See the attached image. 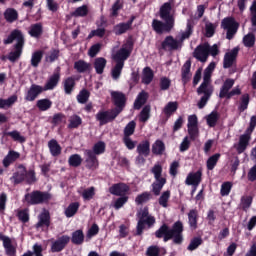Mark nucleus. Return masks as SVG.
Listing matches in <instances>:
<instances>
[{
	"mask_svg": "<svg viewBox=\"0 0 256 256\" xmlns=\"http://www.w3.org/2000/svg\"><path fill=\"white\" fill-rule=\"evenodd\" d=\"M61 79L60 67L47 79L45 85L43 86V91H49L55 89L59 84Z\"/></svg>",
	"mask_w": 256,
	"mask_h": 256,
	"instance_id": "obj_18",
	"label": "nucleus"
},
{
	"mask_svg": "<svg viewBox=\"0 0 256 256\" xmlns=\"http://www.w3.org/2000/svg\"><path fill=\"white\" fill-rule=\"evenodd\" d=\"M18 17V11L12 7L4 11V19H6L8 23H14V21H17Z\"/></svg>",
	"mask_w": 256,
	"mask_h": 256,
	"instance_id": "obj_42",
	"label": "nucleus"
},
{
	"mask_svg": "<svg viewBox=\"0 0 256 256\" xmlns=\"http://www.w3.org/2000/svg\"><path fill=\"white\" fill-rule=\"evenodd\" d=\"M112 103L115 105L112 109V119H116L120 113L125 109L127 103V97L123 91H112L111 92Z\"/></svg>",
	"mask_w": 256,
	"mask_h": 256,
	"instance_id": "obj_7",
	"label": "nucleus"
},
{
	"mask_svg": "<svg viewBox=\"0 0 256 256\" xmlns=\"http://www.w3.org/2000/svg\"><path fill=\"white\" fill-rule=\"evenodd\" d=\"M202 175L203 173L201 169H198V171H195V172L188 173L185 179L186 185H192L194 186L195 189H197V187L200 185L202 181Z\"/></svg>",
	"mask_w": 256,
	"mask_h": 256,
	"instance_id": "obj_21",
	"label": "nucleus"
},
{
	"mask_svg": "<svg viewBox=\"0 0 256 256\" xmlns=\"http://www.w3.org/2000/svg\"><path fill=\"white\" fill-rule=\"evenodd\" d=\"M148 100V93L146 91H140L134 101V109H141Z\"/></svg>",
	"mask_w": 256,
	"mask_h": 256,
	"instance_id": "obj_40",
	"label": "nucleus"
},
{
	"mask_svg": "<svg viewBox=\"0 0 256 256\" xmlns=\"http://www.w3.org/2000/svg\"><path fill=\"white\" fill-rule=\"evenodd\" d=\"M82 157L79 153H73L68 158V163L71 167H79L82 164Z\"/></svg>",
	"mask_w": 256,
	"mask_h": 256,
	"instance_id": "obj_51",
	"label": "nucleus"
},
{
	"mask_svg": "<svg viewBox=\"0 0 256 256\" xmlns=\"http://www.w3.org/2000/svg\"><path fill=\"white\" fill-rule=\"evenodd\" d=\"M105 151H106L105 141H97L96 143H94L95 157H97V155H102V153H105Z\"/></svg>",
	"mask_w": 256,
	"mask_h": 256,
	"instance_id": "obj_61",
	"label": "nucleus"
},
{
	"mask_svg": "<svg viewBox=\"0 0 256 256\" xmlns=\"http://www.w3.org/2000/svg\"><path fill=\"white\" fill-rule=\"evenodd\" d=\"M14 41H16L14 51H10L8 55V59L12 63H15L18 59H20L24 50L25 37L21 29H13L8 37L3 39L4 45H11Z\"/></svg>",
	"mask_w": 256,
	"mask_h": 256,
	"instance_id": "obj_3",
	"label": "nucleus"
},
{
	"mask_svg": "<svg viewBox=\"0 0 256 256\" xmlns=\"http://www.w3.org/2000/svg\"><path fill=\"white\" fill-rule=\"evenodd\" d=\"M128 52L126 50V43L124 44V47L119 49L117 51L116 57L119 59V62L122 64V71L124 69L125 61L128 59Z\"/></svg>",
	"mask_w": 256,
	"mask_h": 256,
	"instance_id": "obj_53",
	"label": "nucleus"
},
{
	"mask_svg": "<svg viewBox=\"0 0 256 256\" xmlns=\"http://www.w3.org/2000/svg\"><path fill=\"white\" fill-rule=\"evenodd\" d=\"M43 51H34L31 58V65L33 67H38L43 59Z\"/></svg>",
	"mask_w": 256,
	"mask_h": 256,
	"instance_id": "obj_60",
	"label": "nucleus"
},
{
	"mask_svg": "<svg viewBox=\"0 0 256 256\" xmlns=\"http://www.w3.org/2000/svg\"><path fill=\"white\" fill-rule=\"evenodd\" d=\"M193 56L202 63H206L209 58V43H204L203 45H198L193 53Z\"/></svg>",
	"mask_w": 256,
	"mask_h": 256,
	"instance_id": "obj_12",
	"label": "nucleus"
},
{
	"mask_svg": "<svg viewBox=\"0 0 256 256\" xmlns=\"http://www.w3.org/2000/svg\"><path fill=\"white\" fill-rule=\"evenodd\" d=\"M51 123L53 125H60V123H66L65 113H54Z\"/></svg>",
	"mask_w": 256,
	"mask_h": 256,
	"instance_id": "obj_62",
	"label": "nucleus"
},
{
	"mask_svg": "<svg viewBox=\"0 0 256 256\" xmlns=\"http://www.w3.org/2000/svg\"><path fill=\"white\" fill-rule=\"evenodd\" d=\"M106 65L107 59H105V57H96L94 60V69L98 75H102L104 73Z\"/></svg>",
	"mask_w": 256,
	"mask_h": 256,
	"instance_id": "obj_39",
	"label": "nucleus"
},
{
	"mask_svg": "<svg viewBox=\"0 0 256 256\" xmlns=\"http://www.w3.org/2000/svg\"><path fill=\"white\" fill-rule=\"evenodd\" d=\"M118 51H116V54L114 55V61L116 62V65L112 67L111 75L112 79L117 80L120 79L122 75V66L123 64L120 62V59L117 57Z\"/></svg>",
	"mask_w": 256,
	"mask_h": 256,
	"instance_id": "obj_27",
	"label": "nucleus"
},
{
	"mask_svg": "<svg viewBox=\"0 0 256 256\" xmlns=\"http://www.w3.org/2000/svg\"><path fill=\"white\" fill-rule=\"evenodd\" d=\"M150 199H151V192L143 191V193H139V195L135 197V203L137 205H142L143 203H145L146 201H149Z\"/></svg>",
	"mask_w": 256,
	"mask_h": 256,
	"instance_id": "obj_56",
	"label": "nucleus"
},
{
	"mask_svg": "<svg viewBox=\"0 0 256 256\" xmlns=\"http://www.w3.org/2000/svg\"><path fill=\"white\" fill-rule=\"evenodd\" d=\"M90 95H91V93H90L89 89H86V88L81 89V91H79V93L77 95L78 103H82V104L87 103L89 101Z\"/></svg>",
	"mask_w": 256,
	"mask_h": 256,
	"instance_id": "obj_54",
	"label": "nucleus"
},
{
	"mask_svg": "<svg viewBox=\"0 0 256 256\" xmlns=\"http://www.w3.org/2000/svg\"><path fill=\"white\" fill-rule=\"evenodd\" d=\"M28 33L31 37H34L35 39H40V37L44 33V27L42 23H33L32 25H30Z\"/></svg>",
	"mask_w": 256,
	"mask_h": 256,
	"instance_id": "obj_26",
	"label": "nucleus"
},
{
	"mask_svg": "<svg viewBox=\"0 0 256 256\" xmlns=\"http://www.w3.org/2000/svg\"><path fill=\"white\" fill-rule=\"evenodd\" d=\"M197 93H198V95H202V93H203L201 99L198 101V107H199V109H204V107H206L209 99L211 98V91L206 90V89H203L202 91H200V87H198Z\"/></svg>",
	"mask_w": 256,
	"mask_h": 256,
	"instance_id": "obj_29",
	"label": "nucleus"
},
{
	"mask_svg": "<svg viewBox=\"0 0 256 256\" xmlns=\"http://www.w3.org/2000/svg\"><path fill=\"white\" fill-rule=\"evenodd\" d=\"M233 85H235V79H225L224 83L220 87V99H224L225 97L226 99H231V97H234L235 95H241V88L234 87V89H232Z\"/></svg>",
	"mask_w": 256,
	"mask_h": 256,
	"instance_id": "obj_8",
	"label": "nucleus"
},
{
	"mask_svg": "<svg viewBox=\"0 0 256 256\" xmlns=\"http://www.w3.org/2000/svg\"><path fill=\"white\" fill-rule=\"evenodd\" d=\"M53 195L50 191H41L40 189H34L30 193H25L24 201L27 205H40L43 203H49Z\"/></svg>",
	"mask_w": 256,
	"mask_h": 256,
	"instance_id": "obj_5",
	"label": "nucleus"
},
{
	"mask_svg": "<svg viewBox=\"0 0 256 256\" xmlns=\"http://www.w3.org/2000/svg\"><path fill=\"white\" fill-rule=\"evenodd\" d=\"M151 117V105H144L139 114V120L145 123Z\"/></svg>",
	"mask_w": 256,
	"mask_h": 256,
	"instance_id": "obj_52",
	"label": "nucleus"
},
{
	"mask_svg": "<svg viewBox=\"0 0 256 256\" xmlns=\"http://www.w3.org/2000/svg\"><path fill=\"white\" fill-rule=\"evenodd\" d=\"M71 241L74 243V245H82V243L85 241V233L83 229H76L73 231Z\"/></svg>",
	"mask_w": 256,
	"mask_h": 256,
	"instance_id": "obj_34",
	"label": "nucleus"
},
{
	"mask_svg": "<svg viewBox=\"0 0 256 256\" xmlns=\"http://www.w3.org/2000/svg\"><path fill=\"white\" fill-rule=\"evenodd\" d=\"M250 141L251 140H250V134H249V127H247V129L245 130V133H243L239 137L238 144L236 145L237 153L239 154L244 153L247 147H249Z\"/></svg>",
	"mask_w": 256,
	"mask_h": 256,
	"instance_id": "obj_19",
	"label": "nucleus"
},
{
	"mask_svg": "<svg viewBox=\"0 0 256 256\" xmlns=\"http://www.w3.org/2000/svg\"><path fill=\"white\" fill-rule=\"evenodd\" d=\"M171 197V191L167 189L166 191H163L158 199L159 205L162 207H168V201Z\"/></svg>",
	"mask_w": 256,
	"mask_h": 256,
	"instance_id": "obj_59",
	"label": "nucleus"
},
{
	"mask_svg": "<svg viewBox=\"0 0 256 256\" xmlns=\"http://www.w3.org/2000/svg\"><path fill=\"white\" fill-rule=\"evenodd\" d=\"M22 256H44L42 244H34L33 251L31 252V250H28Z\"/></svg>",
	"mask_w": 256,
	"mask_h": 256,
	"instance_id": "obj_55",
	"label": "nucleus"
},
{
	"mask_svg": "<svg viewBox=\"0 0 256 256\" xmlns=\"http://www.w3.org/2000/svg\"><path fill=\"white\" fill-rule=\"evenodd\" d=\"M136 151H140L142 157L146 159V157H149L151 153V143L148 139H145V141H141V143H138Z\"/></svg>",
	"mask_w": 256,
	"mask_h": 256,
	"instance_id": "obj_28",
	"label": "nucleus"
},
{
	"mask_svg": "<svg viewBox=\"0 0 256 256\" xmlns=\"http://www.w3.org/2000/svg\"><path fill=\"white\" fill-rule=\"evenodd\" d=\"M79 207H80V203L78 201H74L70 203L68 207L65 209L66 217H73L74 215H76Z\"/></svg>",
	"mask_w": 256,
	"mask_h": 256,
	"instance_id": "obj_48",
	"label": "nucleus"
},
{
	"mask_svg": "<svg viewBox=\"0 0 256 256\" xmlns=\"http://www.w3.org/2000/svg\"><path fill=\"white\" fill-rule=\"evenodd\" d=\"M96 119L100 122V125H106L113 121V109L106 110V111H98L96 113Z\"/></svg>",
	"mask_w": 256,
	"mask_h": 256,
	"instance_id": "obj_24",
	"label": "nucleus"
},
{
	"mask_svg": "<svg viewBox=\"0 0 256 256\" xmlns=\"http://www.w3.org/2000/svg\"><path fill=\"white\" fill-rule=\"evenodd\" d=\"M135 17H131L126 23H118L117 25H114V33L116 35H123L124 33H127L133 25Z\"/></svg>",
	"mask_w": 256,
	"mask_h": 256,
	"instance_id": "obj_25",
	"label": "nucleus"
},
{
	"mask_svg": "<svg viewBox=\"0 0 256 256\" xmlns=\"http://www.w3.org/2000/svg\"><path fill=\"white\" fill-rule=\"evenodd\" d=\"M239 55V47H234L231 51H228L224 55L223 67L224 69H229L233 67V63L237 61V56Z\"/></svg>",
	"mask_w": 256,
	"mask_h": 256,
	"instance_id": "obj_17",
	"label": "nucleus"
},
{
	"mask_svg": "<svg viewBox=\"0 0 256 256\" xmlns=\"http://www.w3.org/2000/svg\"><path fill=\"white\" fill-rule=\"evenodd\" d=\"M151 173H153L155 179L152 183V192L154 195H160L165 183H167V178L163 177V165L155 163L151 168Z\"/></svg>",
	"mask_w": 256,
	"mask_h": 256,
	"instance_id": "obj_6",
	"label": "nucleus"
},
{
	"mask_svg": "<svg viewBox=\"0 0 256 256\" xmlns=\"http://www.w3.org/2000/svg\"><path fill=\"white\" fill-rule=\"evenodd\" d=\"M221 115L219 111L213 110L208 115H206V122L209 127H216Z\"/></svg>",
	"mask_w": 256,
	"mask_h": 256,
	"instance_id": "obj_37",
	"label": "nucleus"
},
{
	"mask_svg": "<svg viewBox=\"0 0 256 256\" xmlns=\"http://www.w3.org/2000/svg\"><path fill=\"white\" fill-rule=\"evenodd\" d=\"M48 147L53 157H58L59 155H61L62 147L60 143H58L57 139H50V141H48Z\"/></svg>",
	"mask_w": 256,
	"mask_h": 256,
	"instance_id": "obj_31",
	"label": "nucleus"
},
{
	"mask_svg": "<svg viewBox=\"0 0 256 256\" xmlns=\"http://www.w3.org/2000/svg\"><path fill=\"white\" fill-rule=\"evenodd\" d=\"M44 92V87L42 85H37V83H32L29 89L25 93V101H35L41 93Z\"/></svg>",
	"mask_w": 256,
	"mask_h": 256,
	"instance_id": "obj_15",
	"label": "nucleus"
},
{
	"mask_svg": "<svg viewBox=\"0 0 256 256\" xmlns=\"http://www.w3.org/2000/svg\"><path fill=\"white\" fill-rule=\"evenodd\" d=\"M19 157V151H14V149H10V151H8L7 155L3 159L4 167H9V165H11V163H14V161L19 159Z\"/></svg>",
	"mask_w": 256,
	"mask_h": 256,
	"instance_id": "obj_32",
	"label": "nucleus"
},
{
	"mask_svg": "<svg viewBox=\"0 0 256 256\" xmlns=\"http://www.w3.org/2000/svg\"><path fill=\"white\" fill-rule=\"evenodd\" d=\"M178 107V101H169L163 108V113L166 115L167 118H169L173 115V113H176Z\"/></svg>",
	"mask_w": 256,
	"mask_h": 256,
	"instance_id": "obj_35",
	"label": "nucleus"
},
{
	"mask_svg": "<svg viewBox=\"0 0 256 256\" xmlns=\"http://www.w3.org/2000/svg\"><path fill=\"white\" fill-rule=\"evenodd\" d=\"M243 43L245 47H254L255 45V34L254 33H248L243 37Z\"/></svg>",
	"mask_w": 256,
	"mask_h": 256,
	"instance_id": "obj_64",
	"label": "nucleus"
},
{
	"mask_svg": "<svg viewBox=\"0 0 256 256\" xmlns=\"http://www.w3.org/2000/svg\"><path fill=\"white\" fill-rule=\"evenodd\" d=\"M50 225H51L50 211L49 209H43V211H41V213H39L38 215V221L37 223H35V228L44 230V227L48 229Z\"/></svg>",
	"mask_w": 256,
	"mask_h": 256,
	"instance_id": "obj_11",
	"label": "nucleus"
},
{
	"mask_svg": "<svg viewBox=\"0 0 256 256\" xmlns=\"http://www.w3.org/2000/svg\"><path fill=\"white\" fill-rule=\"evenodd\" d=\"M184 226L182 221L178 220L173 223L172 227L168 225V223H162L158 229L155 231V237L158 239H162L163 241H169L173 239V243H177V245H181L183 243Z\"/></svg>",
	"mask_w": 256,
	"mask_h": 256,
	"instance_id": "obj_2",
	"label": "nucleus"
},
{
	"mask_svg": "<svg viewBox=\"0 0 256 256\" xmlns=\"http://www.w3.org/2000/svg\"><path fill=\"white\" fill-rule=\"evenodd\" d=\"M89 13L88 5H82L77 7L75 11L71 13L72 17H86Z\"/></svg>",
	"mask_w": 256,
	"mask_h": 256,
	"instance_id": "obj_58",
	"label": "nucleus"
},
{
	"mask_svg": "<svg viewBox=\"0 0 256 256\" xmlns=\"http://www.w3.org/2000/svg\"><path fill=\"white\" fill-rule=\"evenodd\" d=\"M124 4L121 0H116L110 9V17H118L119 11L123 9Z\"/></svg>",
	"mask_w": 256,
	"mask_h": 256,
	"instance_id": "obj_57",
	"label": "nucleus"
},
{
	"mask_svg": "<svg viewBox=\"0 0 256 256\" xmlns=\"http://www.w3.org/2000/svg\"><path fill=\"white\" fill-rule=\"evenodd\" d=\"M179 47L180 41L175 39L173 35H167V37L162 41L160 49H163V51H176Z\"/></svg>",
	"mask_w": 256,
	"mask_h": 256,
	"instance_id": "obj_13",
	"label": "nucleus"
},
{
	"mask_svg": "<svg viewBox=\"0 0 256 256\" xmlns=\"http://www.w3.org/2000/svg\"><path fill=\"white\" fill-rule=\"evenodd\" d=\"M85 161H86V168L95 170L99 167V159L96 157L95 154V145H93L92 149H85Z\"/></svg>",
	"mask_w": 256,
	"mask_h": 256,
	"instance_id": "obj_10",
	"label": "nucleus"
},
{
	"mask_svg": "<svg viewBox=\"0 0 256 256\" xmlns=\"http://www.w3.org/2000/svg\"><path fill=\"white\" fill-rule=\"evenodd\" d=\"M164 151H166L164 141L162 139H156L152 144V153L154 155H163Z\"/></svg>",
	"mask_w": 256,
	"mask_h": 256,
	"instance_id": "obj_38",
	"label": "nucleus"
},
{
	"mask_svg": "<svg viewBox=\"0 0 256 256\" xmlns=\"http://www.w3.org/2000/svg\"><path fill=\"white\" fill-rule=\"evenodd\" d=\"M25 180L29 184L35 183V181H37L34 169H29L27 171V167H25Z\"/></svg>",
	"mask_w": 256,
	"mask_h": 256,
	"instance_id": "obj_63",
	"label": "nucleus"
},
{
	"mask_svg": "<svg viewBox=\"0 0 256 256\" xmlns=\"http://www.w3.org/2000/svg\"><path fill=\"white\" fill-rule=\"evenodd\" d=\"M74 69L78 71V73H86L91 69V63H87L84 59H79L74 63Z\"/></svg>",
	"mask_w": 256,
	"mask_h": 256,
	"instance_id": "obj_41",
	"label": "nucleus"
},
{
	"mask_svg": "<svg viewBox=\"0 0 256 256\" xmlns=\"http://www.w3.org/2000/svg\"><path fill=\"white\" fill-rule=\"evenodd\" d=\"M205 89V91H210V97L211 95H213V91H214V87L213 85H211V73L209 70V65L208 67H206L204 74H203V81L201 83V85H199V91H203Z\"/></svg>",
	"mask_w": 256,
	"mask_h": 256,
	"instance_id": "obj_20",
	"label": "nucleus"
},
{
	"mask_svg": "<svg viewBox=\"0 0 256 256\" xmlns=\"http://www.w3.org/2000/svg\"><path fill=\"white\" fill-rule=\"evenodd\" d=\"M198 218H199L198 209H190L188 213V223L191 229H197Z\"/></svg>",
	"mask_w": 256,
	"mask_h": 256,
	"instance_id": "obj_36",
	"label": "nucleus"
},
{
	"mask_svg": "<svg viewBox=\"0 0 256 256\" xmlns=\"http://www.w3.org/2000/svg\"><path fill=\"white\" fill-rule=\"evenodd\" d=\"M70 235H61L55 241H53L51 245V251L53 253H59V251H63L65 247H67L68 243H70Z\"/></svg>",
	"mask_w": 256,
	"mask_h": 256,
	"instance_id": "obj_14",
	"label": "nucleus"
},
{
	"mask_svg": "<svg viewBox=\"0 0 256 256\" xmlns=\"http://www.w3.org/2000/svg\"><path fill=\"white\" fill-rule=\"evenodd\" d=\"M140 215L142 217V220L145 221L144 222V227L146 226V224L149 227H151L156 222V219H155L154 215H149L148 207H144L143 209H141L140 210Z\"/></svg>",
	"mask_w": 256,
	"mask_h": 256,
	"instance_id": "obj_30",
	"label": "nucleus"
},
{
	"mask_svg": "<svg viewBox=\"0 0 256 256\" xmlns=\"http://www.w3.org/2000/svg\"><path fill=\"white\" fill-rule=\"evenodd\" d=\"M64 91L66 95H72L75 87H76V79L75 77H67L63 81Z\"/></svg>",
	"mask_w": 256,
	"mask_h": 256,
	"instance_id": "obj_33",
	"label": "nucleus"
},
{
	"mask_svg": "<svg viewBox=\"0 0 256 256\" xmlns=\"http://www.w3.org/2000/svg\"><path fill=\"white\" fill-rule=\"evenodd\" d=\"M110 193L112 195H117V199L114 201V208L115 209H121L125 203L129 201V191H130V185H127V183L119 182V183H113L109 187Z\"/></svg>",
	"mask_w": 256,
	"mask_h": 256,
	"instance_id": "obj_4",
	"label": "nucleus"
},
{
	"mask_svg": "<svg viewBox=\"0 0 256 256\" xmlns=\"http://www.w3.org/2000/svg\"><path fill=\"white\" fill-rule=\"evenodd\" d=\"M136 121L132 120L129 121L126 124V127H124V137L122 139V141L124 142L129 136L133 135V133H135V129H136Z\"/></svg>",
	"mask_w": 256,
	"mask_h": 256,
	"instance_id": "obj_46",
	"label": "nucleus"
},
{
	"mask_svg": "<svg viewBox=\"0 0 256 256\" xmlns=\"http://www.w3.org/2000/svg\"><path fill=\"white\" fill-rule=\"evenodd\" d=\"M221 27L227 30L226 39L231 40L235 37L239 29V23L236 21L235 17H224L221 22Z\"/></svg>",
	"mask_w": 256,
	"mask_h": 256,
	"instance_id": "obj_9",
	"label": "nucleus"
},
{
	"mask_svg": "<svg viewBox=\"0 0 256 256\" xmlns=\"http://www.w3.org/2000/svg\"><path fill=\"white\" fill-rule=\"evenodd\" d=\"M191 67H192V61L190 59L185 61L184 65L182 66L181 79H182L183 85H187V83H189V81L191 80V77H192Z\"/></svg>",
	"mask_w": 256,
	"mask_h": 256,
	"instance_id": "obj_23",
	"label": "nucleus"
},
{
	"mask_svg": "<svg viewBox=\"0 0 256 256\" xmlns=\"http://www.w3.org/2000/svg\"><path fill=\"white\" fill-rule=\"evenodd\" d=\"M159 16L162 19H153L152 21V29L162 35L163 33H170L172 29L175 27L176 17L172 13V5L171 3H163L159 9Z\"/></svg>",
	"mask_w": 256,
	"mask_h": 256,
	"instance_id": "obj_1",
	"label": "nucleus"
},
{
	"mask_svg": "<svg viewBox=\"0 0 256 256\" xmlns=\"http://www.w3.org/2000/svg\"><path fill=\"white\" fill-rule=\"evenodd\" d=\"M220 157H221V153H214V155H211L210 157H208L207 163H206L207 169L209 170L215 169Z\"/></svg>",
	"mask_w": 256,
	"mask_h": 256,
	"instance_id": "obj_50",
	"label": "nucleus"
},
{
	"mask_svg": "<svg viewBox=\"0 0 256 256\" xmlns=\"http://www.w3.org/2000/svg\"><path fill=\"white\" fill-rule=\"evenodd\" d=\"M16 101H18L17 95H11L10 97H8V99L1 98L0 109H5V107H12V105H14Z\"/></svg>",
	"mask_w": 256,
	"mask_h": 256,
	"instance_id": "obj_49",
	"label": "nucleus"
},
{
	"mask_svg": "<svg viewBox=\"0 0 256 256\" xmlns=\"http://www.w3.org/2000/svg\"><path fill=\"white\" fill-rule=\"evenodd\" d=\"M0 241H3V247L5 249V253L8 256H15L17 250L15 246L12 244V239L9 235H5L2 231H0Z\"/></svg>",
	"mask_w": 256,
	"mask_h": 256,
	"instance_id": "obj_16",
	"label": "nucleus"
},
{
	"mask_svg": "<svg viewBox=\"0 0 256 256\" xmlns=\"http://www.w3.org/2000/svg\"><path fill=\"white\" fill-rule=\"evenodd\" d=\"M249 103H250V95H249V93H244L240 97V103L238 105V111L240 113H243V111H246V109H248V107H249Z\"/></svg>",
	"mask_w": 256,
	"mask_h": 256,
	"instance_id": "obj_45",
	"label": "nucleus"
},
{
	"mask_svg": "<svg viewBox=\"0 0 256 256\" xmlns=\"http://www.w3.org/2000/svg\"><path fill=\"white\" fill-rule=\"evenodd\" d=\"M52 105L53 101H51V99L48 98L38 99L36 103V106L40 111H48V109H51Z\"/></svg>",
	"mask_w": 256,
	"mask_h": 256,
	"instance_id": "obj_47",
	"label": "nucleus"
},
{
	"mask_svg": "<svg viewBox=\"0 0 256 256\" xmlns=\"http://www.w3.org/2000/svg\"><path fill=\"white\" fill-rule=\"evenodd\" d=\"M154 79V71L151 69V67H144L143 69V75H142V82L146 85H149L152 83Z\"/></svg>",
	"mask_w": 256,
	"mask_h": 256,
	"instance_id": "obj_44",
	"label": "nucleus"
},
{
	"mask_svg": "<svg viewBox=\"0 0 256 256\" xmlns=\"http://www.w3.org/2000/svg\"><path fill=\"white\" fill-rule=\"evenodd\" d=\"M83 119L80 115L74 114L69 117L68 129H78L82 125Z\"/></svg>",
	"mask_w": 256,
	"mask_h": 256,
	"instance_id": "obj_43",
	"label": "nucleus"
},
{
	"mask_svg": "<svg viewBox=\"0 0 256 256\" xmlns=\"http://www.w3.org/2000/svg\"><path fill=\"white\" fill-rule=\"evenodd\" d=\"M26 167L23 163H20L17 167V170L13 173L12 177H10L11 181H13L14 185H18L25 181Z\"/></svg>",
	"mask_w": 256,
	"mask_h": 256,
	"instance_id": "obj_22",
	"label": "nucleus"
}]
</instances>
